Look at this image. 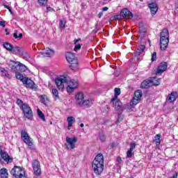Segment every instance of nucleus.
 <instances>
[{
  "label": "nucleus",
  "instance_id": "nucleus-1",
  "mask_svg": "<svg viewBox=\"0 0 178 178\" xmlns=\"http://www.w3.org/2000/svg\"><path fill=\"white\" fill-rule=\"evenodd\" d=\"M92 168L94 173L99 176L104 172V155L97 154L92 163Z\"/></svg>",
  "mask_w": 178,
  "mask_h": 178
},
{
  "label": "nucleus",
  "instance_id": "nucleus-2",
  "mask_svg": "<svg viewBox=\"0 0 178 178\" xmlns=\"http://www.w3.org/2000/svg\"><path fill=\"white\" fill-rule=\"evenodd\" d=\"M65 58L68 63H70V67L74 72L79 70V61L74 54L72 52H67Z\"/></svg>",
  "mask_w": 178,
  "mask_h": 178
},
{
  "label": "nucleus",
  "instance_id": "nucleus-3",
  "mask_svg": "<svg viewBox=\"0 0 178 178\" xmlns=\"http://www.w3.org/2000/svg\"><path fill=\"white\" fill-rule=\"evenodd\" d=\"M10 173L15 178H26V171L20 166H14Z\"/></svg>",
  "mask_w": 178,
  "mask_h": 178
},
{
  "label": "nucleus",
  "instance_id": "nucleus-4",
  "mask_svg": "<svg viewBox=\"0 0 178 178\" xmlns=\"http://www.w3.org/2000/svg\"><path fill=\"white\" fill-rule=\"evenodd\" d=\"M21 137L24 140V143L29 147L30 149H34V144L26 131L22 130L21 131Z\"/></svg>",
  "mask_w": 178,
  "mask_h": 178
},
{
  "label": "nucleus",
  "instance_id": "nucleus-5",
  "mask_svg": "<svg viewBox=\"0 0 178 178\" xmlns=\"http://www.w3.org/2000/svg\"><path fill=\"white\" fill-rule=\"evenodd\" d=\"M22 106V111L24 113V116L26 118V119H29V120H33V111L31 110V108H30V106L28 104L21 106Z\"/></svg>",
  "mask_w": 178,
  "mask_h": 178
},
{
  "label": "nucleus",
  "instance_id": "nucleus-6",
  "mask_svg": "<svg viewBox=\"0 0 178 178\" xmlns=\"http://www.w3.org/2000/svg\"><path fill=\"white\" fill-rule=\"evenodd\" d=\"M66 142L67 143H65L64 145L65 148H66L67 149H74L75 148V145H76V143H77V138L74 137V138H69L67 137L66 138Z\"/></svg>",
  "mask_w": 178,
  "mask_h": 178
},
{
  "label": "nucleus",
  "instance_id": "nucleus-7",
  "mask_svg": "<svg viewBox=\"0 0 178 178\" xmlns=\"http://www.w3.org/2000/svg\"><path fill=\"white\" fill-rule=\"evenodd\" d=\"M143 97V92L138 90L135 91L134 96L130 102V105H137L140 101H141V97Z\"/></svg>",
  "mask_w": 178,
  "mask_h": 178
},
{
  "label": "nucleus",
  "instance_id": "nucleus-8",
  "mask_svg": "<svg viewBox=\"0 0 178 178\" xmlns=\"http://www.w3.org/2000/svg\"><path fill=\"white\" fill-rule=\"evenodd\" d=\"M54 81L58 88L59 90H62V88L65 87V83H67V79L64 76H61L60 77L56 78Z\"/></svg>",
  "mask_w": 178,
  "mask_h": 178
},
{
  "label": "nucleus",
  "instance_id": "nucleus-9",
  "mask_svg": "<svg viewBox=\"0 0 178 178\" xmlns=\"http://www.w3.org/2000/svg\"><path fill=\"white\" fill-rule=\"evenodd\" d=\"M32 166L35 176H40L41 175V167L40 165V161H38V160H34L32 163Z\"/></svg>",
  "mask_w": 178,
  "mask_h": 178
},
{
  "label": "nucleus",
  "instance_id": "nucleus-10",
  "mask_svg": "<svg viewBox=\"0 0 178 178\" xmlns=\"http://www.w3.org/2000/svg\"><path fill=\"white\" fill-rule=\"evenodd\" d=\"M111 104H113V106L115 107V111H118L119 112H123V104L119 99H115V101H113L112 99Z\"/></svg>",
  "mask_w": 178,
  "mask_h": 178
},
{
  "label": "nucleus",
  "instance_id": "nucleus-11",
  "mask_svg": "<svg viewBox=\"0 0 178 178\" xmlns=\"http://www.w3.org/2000/svg\"><path fill=\"white\" fill-rule=\"evenodd\" d=\"M168 69V63L166 62H163L161 63L157 68V70L156 72V74H162L163 72H165V70Z\"/></svg>",
  "mask_w": 178,
  "mask_h": 178
},
{
  "label": "nucleus",
  "instance_id": "nucleus-12",
  "mask_svg": "<svg viewBox=\"0 0 178 178\" xmlns=\"http://www.w3.org/2000/svg\"><path fill=\"white\" fill-rule=\"evenodd\" d=\"M23 84H25L28 88H31V90H36L37 85L33 81V80L26 78L23 82Z\"/></svg>",
  "mask_w": 178,
  "mask_h": 178
},
{
  "label": "nucleus",
  "instance_id": "nucleus-13",
  "mask_svg": "<svg viewBox=\"0 0 178 178\" xmlns=\"http://www.w3.org/2000/svg\"><path fill=\"white\" fill-rule=\"evenodd\" d=\"M169 45V38H160V49L161 51H166Z\"/></svg>",
  "mask_w": 178,
  "mask_h": 178
},
{
  "label": "nucleus",
  "instance_id": "nucleus-14",
  "mask_svg": "<svg viewBox=\"0 0 178 178\" xmlns=\"http://www.w3.org/2000/svg\"><path fill=\"white\" fill-rule=\"evenodd\" d=\"M0 155L1 156V159L4 160L5 162H13V159L10 158V156H9V154H8L4 150L1 149L0 150Z\"/></svg>",
  "mask_w": 178,
  "mask_h": 178
},
{
  "label": "nucleus",
  "instance_id": "nucleus-15",
  "mask_svg": "<svg viewBox=\"0 0 178 178\" xmlns=\"http://www.w3.org/2000/svg\"><path fill=\"white\" fill-rule=\"evenodd\" d=\"M76 104L79 106H83V101H84V95L83 92H78L75 96Z\"/></svg>",
  "mask_w": 178,
  "mask_h": 178
},
{
  "label": "nucleus",
  "instance_id": "nucleus-16",
  "mask_svg": "<svg viewBox=\"0 0 178 178\" xmlns=\"http://www.w3.org/2000/svg\"><path fill=\"white\" fill-rule=\"evenodd\" d=\"M19 63V61L10 60L8 63V66L10 67L12 72H15V73H17Z\"/></svg>",
  "mask_w": 178,
  "mask_h": 178
},
{
  "label": "nucleus",
  "instance_id": "nucleus-17",
  "mask_svg": "<svg viewBox=\"0 0 178 178\" xmlns=\"http://www.w3.org/2000/svg\"><path fill=\"white\" fill-rule=\"evenodd\" d=\"M150 12L152 15H156L158 12V4L156 3H151L148 4Z\"/></svg>",
  "mask_w": 178,
  "mask_h": 178
},
{
  "label": "nucleus",
  "instance_id": "nucleus-18",
  "mask_svg": "<svg viewBox=\"0 0 178 178\" xmlns=\"http://www.w3.org/2000/svg\"><path fill=\"white\" fill-rule=\"evenodd\" d=\"M54 54L55 51L49 48H47L46 50L42 52V55L46 56L47 58H51V56H54Z\"/></svg>",
  "mask_w": 178,
  "mask_h": 178
},
{
  "label": "nucleus",
  "instance_id": "nucleus-19",
  "mask_svg": "<svg viewBox=\"0 0 178 178\" xmlns=\"http://www.w3.org/2000/svg\"><path fill=\"white\" fill-rule=\"evenodd\" d=\"M77 82L74 81L71 82L67 86V92H73L74 91V88H77Z\"/></svg>",
  "mask_w": 178,
  "mask_h": 178
},
{
  "label": "nucleus",
  "instance_id": "nucleus-20",
  "mask_svg": "<svg viewBox=\"0 0 178 178\" xmlns=\"http://www.w3.org/2000/svg\"><path fill=\"white\" fill-rule=\"evenodd\" d=\"M177 95V92H172L171 94L168 95L167 97V101L168 102H175L176 101V97Z\"/></svg>",
  "mask_w": 178,
  "mask_h": 178
},
{
  "label": "nucleus",
  "instance_id": "nucleus-21",
  "mask_svg": "<svg viewBox=\"0 0 178 178\" xmlns=\"http://www.w3.org/2000/svg\"><path fill=\"white\" fill-rule=\"evenodd\" d=\"M145 51V46L140 44L138 47L136 51L134 53L135 56H140Z\"/></svg>",
  "mask_w": 178,
  "mask_h": 178
},
{
  "label": "nucleus",
  "instance_id": "nucleus-22",
  "mask_svg": "<svg viewBox=\"0 0 178 178\" xmlns=\"http://www.w3.org/2000/svg\"><path fill=\"white\" fill-rule=\"evenodd\" d=\"M151 87V80H145L140 84V88L143 89L149 88Z\"/></svg>",
  "mask_w": 178,
  "mask_h": 178
},
{
  "label": "nucleus",
  "instance_id": "nucleus-23",
  "mask_svg": "<svg viewBox=\"0 0 178 178\" xmlns=\"http://www.w3.org/2000/svg\"><path fill=\"white\" fill-rule=\"evenodd\" d=\"M67 121L68 122V130H70L72 129V126H73V124L74 122H76V119L74 117H67Z\"/></svg>",
  "mask_w": 178,
  "mask_h": 178
},
{
  "label": "nucleus",
  "instance_id": "nucleus-24",
  "mask_svg": "<svg viewBox=\"0 0 178 178\" xmlns=\"http://www.w3.org/2000/svg\"><path fill=\"white\" fill-rule=\"evenodd\" d=\"M39 98L42 104H43L46 106L47 105H48V103L49 102V99H48V97H47L45 95H40Z\"/></svg>",
  "mask_w": 178,
  "mask_h": 178
},
{
  "label": "nucleus",
  "instance_id": "nucleus-25",
  "mask_svg": "<svg viewBox=\"0 0 178 178\" xmlns=\"http://www.w3.org/2000/svg\"><path fill=\"white\" fill-rule=\"evenodd\" d=\"M23 49L17 47V46H15V47H13V49L11 51V52L13 54H14L15 55H20V54H22V51Z\"/></svg>",
  "mask_w": 178,
  "mask_h": 178
},
{
  "label": "nucleus",
  "instance_id": "nucleus-26",
  "mask_svg": "<svg viewBox=\"0 0 178 178\" xmlns=\"http://www.w3.org/2000/svg\"><path fill=\"white\" fill-rule=\"evenodd\" d=\"M92 105V99H86L82 102V106H85V108H90Z\"/></svg>",
  "mask_w": 178,
  "mask_h": 178
},
{
  "label": "nucleus",
  "instance_id": "nucleus-27",
  "mask_svg": "<svg viewBox=\"0 0 178 178\" xmlns=\"http://www.w3.org/2000/svg\"><path fill=\"white\" fill-rule=\"evenodd\" d=\"M160 38H169V31L166 29H163L160 34Z\"/></svg>",
  "mask_w": 178,
  "mask_h": 178
},
{
  "label": "nucleus",
  "instance_id": "nucleus-28",
  "mask_svg": "<svg viewBox=\"0 0 178 178\" xmlns=\"http://www.w3.org/2000/svg\"><path fill=\"white\" fill-rule=\"evenodd\" d=\"M0 72H1V76H2V77H7V79H9V77H10V76L9 75V73H8V70H6L3 67H0Z\"/></svg>",
  "mask_w": 178,
  "mask_h": 178
},
{
  "label": "nucleus",
  "instance_id": "nucleus-29",
  "mask_svg": "<svg viewBox=\"0 0 178 178\" xmlns=\"http://www.w3.org/2000/svg\"><path fill=\"white\" fill-rule=\"evenodd\" d=\"M150 84H153L154 86H159L161 84V79L153 77L150 79Z\"/></svg>",
  "mask_w": 178,
  "mask_h": 178
},
{
  "label": "nucleus",
  "instance_id": "nucleus-30",
  "mask_svg": "<svg viewBox=\"0 0 178 178\" xmlns=\"http://www.w3.org/2000/svg\"><path fill=\"white\" fill-rule=\"evenodd\" d=\"M3 47L9 52H12V49H13V45L9 42H4Z\"/></svg>",
  "mask_w": 178,
  "mask_h": 178
},
{
  "label": "nucleus",
  "instance_id": "nucleus-31",
  "mask_svg": "<svg viewBox=\"0 0 178 178\" xmlns=\"http://www.w3.org/2000/svg\"><path fill=\"white\" fill-rule=\"evenodd\" d=\"M0 176L1 178H8V170L6 168H1L0 170Z\"/></svg>",
  "mask_w": 178,
  "mask_h": 178
},
{
  "label": "nucleus",
  "instance_id": "nucleus-32",
  "mask_svg": "<svg viewBox=\"0 0 178 178\" xmlns=\"http://www.w3.org/2000/svg\"><path fill=\"white\" fill-rule=\"evenodd\" d=\"M26 70H27V67H26V65H24L21 63H19L17 72H26Z\"/></svg>",
  "mask_w": 178,
  "mask_h": 178
},
{
  "label": "nucleus",
  "instance_id": "nucleus-33",
  "mask_svg": "<svg viewBox=\"0 0 178 178\" xmlns=\"http://www.w3.org/2000/svg\"><path fill=\"white\" fill-rule=\"evenodd\" d=\"M52 94L54 101L59 99V92H58L57 89H52Z\"/></svg>",
  "mask_w": 178,
  "mask_h": 178
},
{
  "label": "nucleus",
  "instance_id": "nucleus-34",
  "mask_svg": "<svg viewBox=\"0 0 178 178\" xmlns=\"http://www.w3.org/2000/svg\"><path fill=\"white\" fill-rule=\"evenodd\" d=\"M20 55H22V57L23 58V59L27 60L30 58V56L29 55V53H27L26 51L23 49L21 51Z\"/></svg>",
  "mask_w": 178,
  "mask_h": 178
},
{
  "label": "nucleus",
  "instance_id": "nucleus-35",
  "mask_svg": "<svg viewBox=\"0 0 178 178\" xmlns=\"http://www.w3.org/2000/svg\"><path fill=\"white\" fill-rule=\"evenodd\" d=\"M15 77L16 79H17V80H20L22 83L24 82V80H26V77H24L22 74L20 73H16L15 74Z\"/></svg>",
  "mask_w": 178,
  "mask_h": 178
},
{
  "label": "nucleus",
  "instance_id": "nucleus-36",
  "mask_svg": "<svg viewBox=\"0 0 178 178\" xmlns=\"http://www.w3.org/2000/svg\"><path fill=\"white\" fill-rule=\"evenodd\" d=\"M38 116L41 119V120L45 122V115L40 109L38 110Z\"/></svg>",
  "mask_w": 178,
  "mask_h": 178
},
{
  "label": "nucleus",
  "instance_id": "nucleus-37",
  "mask_svg": "<svg viewBox=\"0 0 178 178\" xmlns=\"http://www.w3.org/2000/svg\"><path fill=\"white\" fill-rule=\"evenodd\" d=\"M154 138L156 140V147H159V145H161V134H156Z\"/></svg>",
  "mask_w": 178,
  "mask_h": 178
},
{
  "label": "nucleus",
  "instance_id": "nucleus-38",
  "mask_svg": "<svg viewBox=\"0 0 178 178\" xmlns=\"http://www.w3.org/2000/svg\"><path fill=\"white\" fill-rule=\"evenodd\" d=\"M118 95H120V88H115V95H114V97L113 98V101H115V99H117Z\"/></svg>",
  "mask_w": 178,
  "mask_h": 178
},
{
  "label": "nucleus",
  "instance_id": "nucleus-39",
  "mask_svg": "<svg viewBox=\"0 0 178 178\" xmlns=\"http://www.w3.org/2000/svg\"><path fill=\"white\" fill-rule=\"evenodd\" d=\"M13 37L14 38H15L16 40H17V38H19V40H22V38H23V33H20L17 35V31H15L13 33Z\"/></svg>",
  "mask_w": 178,
  "mask_h": 178
},
{
  "label": "nucleus",
  "instance_id": "nucleus-40",
  "mask_svg": "<svg viewBox=\"0 0 178 178\" xmlns=\"http://www.w3.org/2000/svg\"><path fill=\"white\" fill-rule=\"evenodd\" d=\"M38 3H39L40 6H47V3H48V0H38Z\"/></svg>",
  "mask_w": 178,
  "mask_h": 178
},
{
  "label": "nucleus",
  "instance_id": "nucleus-41",
  "mask_svg": "<svg viewBox=\"0 0 178 178\" xmlns=\"http://www.w3.org/2000/svg\"><path fill=\"white\" fill-rule=\"evenodd\" d=\"M131 108H133V105H131L129 103V104H126L123 106L122 111L123 109H126L127 112H131L132 111Z\"/></svg>",
  "mask_w": 178,
  "mask_h": 178
},
{
  "label": "nucleus",
  "instance_id": "nucleus-42",
  "mask_svg": "<svg viewBox=\"0 0 178 178\" xmlns=\"http://www.w3.org/2000/svg\"><path fill=\"white\" fill-rule=\"evenodd\" d=\"M99 140L104 143L105 140H106V138L105 137V134H104V132H99Z\"/></svg>",
  "mask_w": 178,
  "mask_h": 178
},
{
  "label": "nucleus",
  "instance_id": "nucleus-43",
  "mask_svg": "<svg viewBox=\"0 0 178 178\" xmlns=\"http://www.w3.org/2000/svg\"><path fill=\"white\" fill-rule=\"evenodd\" d=\"M17 105H19L20 109H22V106H23L24 105H26V104H24L23 101H22V99H18L17 100Z\"/></svg>",
  "mask_w": 178,
  "mask_h": 178
},
{
  "label": "nucleus",
  "instance_id": "nucleus-44",
  "mask_svg": "<svg viewBox=\"0 0 178 178\" xmlns=\"http://www.w3.org/2000/svg\"><path fill=\"white\" fill-rule=\"evenodd\" d=\"M126 12L127 11L124 9L122 10L120 13V17H123L124 19H126Z\"/></svg>",
  "mask_w": 178,
  "mask_h": 178
},
{
  "label": "nucleus",
  "instance_id": "nucleus-45",
  "mask_svg": "<svg viewBox=\"0 0 178 178\" xmlns=\"http://www.w3.org/2000/svg\"><path fill=\"white\" fill-rule=\"evenodd\" d=\"M146 32H147V30L144 29L143 26H141V25H140L139 33H140V34H145Z\"/></svg>",
  "mask_w": 178,
  "mask_h": 178
},
{
  "label": "nucleus",
  "instance_id": "nucleus-46",
  "mask_svg": "<svg viewBox=\"0 0 178 178\" xmlns=\"http://www.w3.org/2000/svg\"><path fill=\"white\" fill-rule=\"evenodd\" d=\"M124 119V115L122 114H118V119L117 120V123H120V122H122Z\"/></svg>",
  "mask_w": 178,
  "mask_h": 178
},
{
  "label": "nucleus",
  "instance_id": "nucleus-47",
  "mask_svg": "<svg viewBox=\"0 0 178 178\" xmlns=\"http://www.w3.org/2000/svg\"><path fill=\"white\" fill-rule=\"evenodd\" d=\"M136 142H132L131 144H130V148L129 149H131V151H134V149H136Z\"/></svg>",
  "mask_w": 178,
  "mask_h": 178
},
{
  "label": "nucleus",
  "instance_id": "nucleus-48",
  "mask_svg": "<svg viewBox=\"0 0 178 178\" xmlns=\"http://www.w3.org/2000/svg\"><path fill=\"white\" fill-rule=\"evenodd\" d=\"M127 158H131L133 156V150L129 149L127 152Z\"/></svg>",
  "mask_w": 178,
  "mask_h": 178
},
{
  "label": "nucleus",
  "instance_id": "nucleus-49",
  "mask_svg": "<svg viewBox=\"0 0 178 178\" xmlns=\"http://www.w3.org/2000/svg\"><path fill=\"white\" fill-rule=\"evenodd\" d=\"M65 24H66V22H65V21L60 20V24H59L60 29H65Z\"/></svg>",
  "mask_w": 178,
  "mask_h": 178
},
{
  "label": "nucleus",
  "instance_id": "nucleus-50",
  "mask_svg": "<svg viewBox=\"0 0 178 178\" xmlns=\"http://www.w3.org/2000/svg\"><path fill=\"white\" fill-rule=\"evenodd\" d=\"M156 60V52H153L152 54V62H155Z\"/></svg>",
  "mask_w": 178,
  "mask_h": 178
},
{
  "label": "nucleus",
  "instance_id": "nucleus-51",
  "mask_svg": "<svg viewBox=\"0 0 178 178\" xmlns=\"http://www.w3.org/2000/svg\"><path fill=\"white\" fill-rule=\"evenodd\" d=\"M117 162H118V166H122V157H118Z\"/></svg>",
  "mask_w": 178,
  "mask_h": 178
},
{
  "label": "nucleus",
  "instance_id": "nucleus-52",
  "mask_svg": "<svg viewBox=\"0 0 178 178\" xmlns=\"http://www.w3.org/2000/svg\"><path fill=\"white\" fill-rule=\"evenodd\" d=\"M81 48V44H78L75 46L74 51H75V52H77V51H79V49H80Z\"/></svg>",
  "mask_w": 178,
  "mask_h": 178
},
{
  "label": "nucleus",
  "instance_id": "nucleus-53",
  "mask_svg": "<svg viewBox=\"0 0 178 178\" xmlns=\"http://www.w3.org/2000/svg\"><path fill=\"white\" fill-rule=\"evenodd\" d=\"M4 8H6V9H8L11 15H13V11H12V8L9 6L4 5Z\"/></svg>",
  "mask_w": 178,
  "mask_h": 178
},
{
  "label": "nucleus",
  "instance_id": "nucleus-54",
  "mask_svg": "<svg viewBox=\"0 0 178 178\" xmlns=\"http://www.w3.org/2000/svg\"><path fill=\"white\" fill-rule=\"evenodd\" d=\"M128 16L129 19H133V13H131L130 10L128 11Z\"/></svg>",
  "mask_w": 178,
  "mask_h": 178
},
{
  "label": "nucleus",
  "instance_id": "nucleus-55",
  "mask_svg": "<svg viewBox=\"0 0 178 178\" xmlns=\"http://www.w3.org/2000/svg\"><path fill=\"white\" fill-rule=\"evenodd\" d=\"M120 17H122L120 16V14L114 16V19H115V20H120Z\"/></svg>",
  "mask_w": 178,
  "mask_h": 178
},
{
  "label": "nucleus",
  "instance_id": "nucleus-56",
  "mask_svg": "<svg viewBox=\"0 0 178 178\" xmlns=\"http://www.w3.org/2000/svg\"><path fill=\"white\" fill-rule=\"evenodd\" d=\"M124 10H126V13H125V18H126V17H127V15H129V9L125 8V9H124Z\"/></svg>",
  "mask_w": 178,
  "mask_h": 178
},
{
  "label": "nucleus",
  "instance_id": "nucleus-57",
  "mask_svg": "<svg viewBox=\"0 0 178 178\" xmlns=\"http://www.w3.org/2000/svg\"><path fill=\"white\" fill-rule=\"evenodd\" d=\"M0 26H1V27H5V22L0 21Z\"/></svg>",
  "mask_w": 178,
  "mask_h": 178
},
{
  "label": "nucleus",
  "instance_id": "nucleus-58",
  "mask_svg": "<svg viewBox=\"0 0 178 178\" xmlns=\"http://www.w3.org/2000/svg\"><path fill=\"white\" fill-rule=\"evenodd\" d=\"M102 16H104V13L100 12V13H99V15H98V17H99V19H101V17H102Z\"/></svg>",
  "mask_w": 178,
  "mask_h": 178
},
{
  "label": "nucleus",
  "instance_id": "nucleus-59",
  "mask_svg": "<svg viewBox=\"0 0 178 178\" xmlns=\"http://www.w3.org/2000/svg\"><path fill=\"white\" fill-rule=\"evenodd\" d=\"M108 7H103L102 8V11L103 12H106V10H108Z\"/></svg>",
  "mask_w": 178,
  "mask_h": 178
},
{
  "label": "nucleus",
  "instance_id": "nucleus-60",
  "mask_svg": "<svg viewBox=\"0 0 178 178\" xmlns=\"http://www.w3.org/2000/svg\"><path fill=\"white\" fill-rule=\"evenodd\" d=\"M51 10H52V8H51V7L47 8V12H51Z\"/></svg>",
  "mask_w": 178,
  "mask_h": 178
},
{
  "label": "nucleus",
  "instance_id": "nucleus-61",
  "mask_svg": "<svg viewBox=\"0 0 178 178\" xmlns=\"http://www.w3.org/2000/svg\"><path fill=\"white\" fill-rule=\"evenodd\" d=\"M5 31H6V35H9V34H10L9 32H8V29H6Z\"/></svg>",
  "mask_w": 178,
  "mask_h": 178
},
{
  "label": "nucleus",
  "instance_id": "nucleus-62",
  "mask_svg": "<svg viewBox=\"0 0 178 178\" xmlns=\"http://www.w3.org/2000/svg\"><path fill=\"white\" fill-rule=\"evenodd\" d=\"M80 40H81V39L79 38V39L76 40L74 41V44H77V42H79V41H80Z\"/></svg>",
  "mask_w": 178,
  "mask_h": 178
},
{
  "label": "nucleus",
  "instance_id": "nucleus-63",
  "mask_svg": "<svg viewBox=\"0 0 178 178\" xmlns=\"http://www.w3.org/2000/svg\"><path fill=\"white\" fill-rule=\"evenodd\" d=\"M80 126H81V127H84V124L81 123V124H80Z\"/></svg>",
  "mask_w": 178,
  "mask_h": 178
},
{
  "label": "nucleus",
  "instance_id": "nucleus-64",
  "mask_svg": "<svg viewBox=\"0 0 178 178\" xmlns=\"http://www.w3.org/2000/svg\"><path fill=\"white\" fill-rule=\"evenodd\" d=\"M1 161H2L1 156H0V162H1Z\"/></svg>",
  "mask_w": 178,
  "mask_h": 178
}]
</instances>
